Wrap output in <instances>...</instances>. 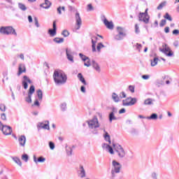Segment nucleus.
Instances as JSON below:
<instances>
[{
	"label": "nucleus",
	"instance_id": "1",
	"mask_svg": "<svg viewBox=\"0 0 179 179\" xmlns=\"http://www.w3.org/2000/svg\"><path fill=\"white\" fill-rule=\"evenodd\" d=\"M53 79L56 86H61L66 83L68 76L62 70L56 69L53 73Z\"/></svg>",
	"mask_w": 179,
	"mask_h": 179
},
{
	"label": "nucleus",
	"instance_id": "2",
	"mask_svg": "<svg viewBox=\"0 0 179 179\" xmlns=\"http://www.w3.org/2000/svg\"><path fill=\"white\" fill-rule=\"evenodd\" d=\"M112 166L113 168L110 171V179H115L116 177L115 174H118V173L121 171V167H122V166L121 165V164H120V162H117L116 160H113Z\"/></svg>",
	"mask_w": 179,
	"mask_h": 179
},
{
	"label": "nucleus",
	"instance_id": "3",
	"mask_svg": "<svg viewBox=\"0 0 179 179\" xmlns=\"http://www.w3.org/2000/svg\"><path fill=\"white\" fill-rule=\"evenodd\" d=\"M0 33L1 34H6V36H9L12 34L13 36H17V33H16V30L14 29L13 27H1L0 28Z\"/></svg>",
	"mask_w": 179,
	"mask_h": 179
},
{
	"label": "nucleus",
	"instance_id": "4",
	"mask_svg": "<svg viewBox=\"0 0 179 179\" xmlns=\"http://www.w3.org/2000/svg\"><path fill=\"white\" fill-rule=\"evenodd\" d=\"M112 145L113 149L117 153L120 159H123V157H125V150H124V148H122V146H121V145L115 144L114 142L112 143Z\"/></svg>",
	"mask_w": 179,
	"mask_h": 179
},
{
	"label": "nucleus",
	"instance_id": "5",
	"mask_svg": "<svg viewBox=\"0 0 179 179\" xmlns=\"http://www.w3.org/2000/svg\"><path fill=\"white\" fill-rule=\"evenodd\" d=\"M148 9L146 8L144 13H139L138 14V20L139 22H143L145 24L149 23V20H150V16L148 13Z\"/></svg>",
	"mask_w": 179,
	"mask_h": 179
},
{
	"label": "nucleus",
	"instance_id": "6",
	"mask_svg": "<svg viewBox=\"0 0 179 179\" xmlns=\"http://www.w3.org/2000/svg\"><path fill=\"white\" fill-rule=\"evenodd\" d=\"M136 103H138V99L129 96L122 101V106L124 107H129L131 106H135Z\"/></svg>",
	"mask_w": 179,
	"mask_h": 179
},
{
	"label": "nucleus",
	"instance_id": "7",
	"mask_svg": "<svg viewBox=\"0 0 179 179\" xmlns=\"http://www.w3.org/2000/svg\"><path fill=\"white\" fill-rule=\"evenodd\" d=\"M87 122L88 123L89 128L91 129H96V128L100 127V124L99 123V119H97V116H94L92 120H87Z\"/></svg>",
	"mask_w": 179,
	"mask_h": 179
},
{
	"label": "nucleus",
	"instance_id": "8",
	"mask_svg": "<svg viewBox=\"0 0 179 179\" xmlns=\"http://www.w3.org/2000/svg\"><path fill=\"white\" fill-rule=\"evenodd\" d=\"M163 47L164 48H159L161 52H163L166 57H174V52L171 50V48H170L167 44H164Z\"/></svg>",
	"mask_w": 179,
	"mask_h": 179
},
{
	"label": "nucleus",
	"instance_id": "9",
	"mask_svg": "<svg viewBox=\"0 0 179 179\" xmlns=\"http://www.w3.org/2000/svg\"><path fill=\"white\" fill-rule=\"evenodd\" d=\"M29 85H31L33 82L27 76H24L22 78V86L24 87V90H27L29 88Z\"/></svg>",
	"mask_w": 179,
	"mask_h": 179
},
{
	"label": "nucleus",
	"instance_id": "10",
	"mask_svg": "<svg viewBox=\"0 0 179 179\" xmlns=\"http://www.w3.org/2000/svg\"><path fill=\"white\" fill-rule=\"evenodd\" d=\"M101 19L107 29H109V30H113V29H114V23H113V21L109 22L105 15H101Z\"/></svg>",
	"mask_w": 179,
	"mask_h": 179
},
{
	"label": "nucleus",
	"instance_id": "11",
	"mask_svg": "<svg viewBox=\"0 0 179 179\" xmlns=\"http://www.w3.org/2000/svg\"><path fill=\"white\" fill-rule=\"evenodd\" d=\"M52 29L50 28L48 30V34L50 37H55L57 36V21H53Z\"/></svg>",
	"mask_w": 179,
	"mask_h": 179
},
{
	"label": "nucleus",
	"instance_id": "12",
	"mask_svg": "<svg viewBox=\"0 0 179 179\" xmlns=\"http://www.w3.org/2000/svg\"><path fill=\"white\" fill-rule=\"evenodd\" d=\"M37 128L38 129V131H40V129H48V131H50V121L46 120L45 121V124L43 122H39L37 124Z\"/></svg>",
	"mask_w": 179,
	"mask_h": 179
},
{
	"label": "nucleus",
	"instance_id": "13",
	"mask_svg": "<svg viewBox=\"0 0 179 179\" xmlns=\"http://www.w3.org/2000/svg\"><path fill=\"white\" fill-rule=\"evenodd\" d=\"M1 129L3 135H6V136L12 135V132H13L12 127L10 126H8V125H3Z\"/></svg>",
	"mask_w": 179,
	"mask_h": 179
},
{
	"label": "nucleus",
	"instance_id": "14",
	"mask_svg": "<svg viewBox=\"0 0 179 179\" xmlns=\"http://www.w3.org/2000/svg\"><path fill=\"white\" fill-rule=\"evenodd\" d=\"M75 17L77 25L76 30H79V29H80V26H82V18L80 17V14L78 12V10H76Z\"/></svg>",
	"mask_w": 179,
	"mask_h": 179
},
{
	"label": "nucleus",
	"instance_id": "15",
	"mask_svg": "<svg viewBox=\"0 0 179 179\" xmlns=\"http://www.w3.org/2000/svg\"><path fill=\"white\" fill-rule=\"evenodd\" d=\"M66 55L67 59L69 60L71 64H73V62H75V60H73V55H72V50H71V49H66Z\"/></svg>",
	"mask_w": 179,
	"mask_h": 179
},
{
	"label": "nucleus",
	"instance_id": "16",
	"mask_svg": "<svg viewBox=\"0 0 179 179\" xmlns=\"http://www.w3.org/2000/svg\"><path fill=\"white\" fill-rule=\"evenodd\" d=\"M18 142L20 143V146H22L23 148H24V146L26 145V136L21 135L18 138Z\"/></svg>",
	"mask_w": 179,
	"mask_h": 179
},
{
	"label": "nucleus",
	"instance_id": "17",
	"mask_svg": "<svg viewBox=\"0 0 179 179\" xmlns=\"http://www.w3.org/2000/svg\"><path fill=\"white\" fill-rule=\"evenodd\" d=\"M78 174L80 176L81 178H85L86 177V171L83 165H80V170L78 171Z\"/></svg>",
	"mask_w": 179,
	"mask_h": 179
},
{
	"label": "nucleus",
	"instance_id": "18",
	"mask_svg": "<svg viewBox=\"0 0 179 179\" xmlns=\"http://www.w3.org/2000/svg\"><path fill=\"white\" fill-rule=\"evenodd\" d=\"M94 38V39H93ZM99 38H97V36H92V52H96V44L97 43V41H94V40H98Z\"/></svg>",
	"mask_w": 179,
	"mask_h": 179
},
{
	"label": "nucleus",
	"instance_id": "19",
	"mask_svg": "<svg viewBox=\"0 0 179 179\" xmlns=\"http://www.w3.org/2000/svg\"><path fill=\"white\" fill-rule=\"evenodd\" d=\"M34 163H44V162H45V158L43 156H41L37 158V157H36V155H34Z\"/></svg>",
	"mask_w": 179,
	"mask_h": 179
},
{
	"label": "nucleus",
	"instance_id": "20",
	"mask_svg": "<svg viewBox=\"0 0 179 179\" xmlns=\"http://www.w3.org/2000/svg\"><path fill=\"white\" fill-rule=\"evenodd\" d=\"M40 6L41 8H43V9H49L51 7V3L48 0H45V3H41Z\"/></svg>",
	"mask_w": 179,
	"mask_h": 179
},
{
	"label": "nucleus",
	"instance_id": "21",
	"mask_svg": "<svg viewBox=\"0 0 179 179\" xmlns=\"http://www.w3.org/2000/svg\"><path fill=\"white\" fill-rule=\"evenodd\" d=\"M77 77L78 78L81 83H83L85 86L87 85V83L86 82V80L85 79V77H83V75L82 74V73H79Z\"/></svg>",
	"mask_w": 179,
	"mask_h": 179
},
{
	"label": "nucleus",
	"instance_id": "22",
	"mask_svg": "<svg viewBox=\"0 0 179 179\" xmlns=\"http://www.w3.org/2000/svg\"><path fill=\"white\" fill-rule=\"evenodd\" d=\"M92 66L96 72H101V69H100V66L99 65V63L96 62L95 60L92 61Z\"/></svg>",
	"mask_w": 179,
	"mask_h": 179
},
{
	"label": "nucleus",
	"instance_id": "23",
	"mask_svg": "<svg viewBox=\"0 0 179 179\" xmlns=\"http://www.w3.org/2000/svg\"><path fill=\"white\" fill-rule=\"evenodd\" d=\"M124 37H127V34H117L114 36V38L117 41H121V40H124Z\"/></svg>",
	"mask_w": 179,
	"mask_h": 179
},
{
	"label": "nucleus",
	"instance_id": "24",
	"mask_svg": "<svg viewBox=\"0 0 179 179\" xmlns=\"http://www.w3.org/2000/svg\"><path fill=\"white\" fill-rule=\"evenodd\" d=\"M105 132V135L103 136V138L106 142H108L109 145H111V138L110 136V134H108V132L106 131V130H103Z\"/></svg>",
	"mask_w": 179,
	"mask_h": 179
},
{
	"label": "nucleus",
	"instance_id": "25",
	"mask_svg": "<svg viewBox=\"0 0 179 179\" xmlns=\"http://www.w3.org/2000/svg\"><path fill=\"white\" fill-rule=\"evenodd\" d=\"M108 120H109V122H113V121H115L117 120H118V118H117V117H115V114H114L113 113H110L108 115Z\"/></svg>",
	"mask_w": 179,
	"mask_h": 179
},
{
	"label": "nucleus",
	"instance_id": "26",
	"mask_svg": "<svg viewBox=\"0 0 179 179\" xmlns=\"http://www.w3.org/2000/svg\"><path fill=\"white\" fill-rule=\"evenodd\" d=\"M22 66H23V65L22 64L19 65L17 76H20L23 73V72H26V67L24 66V69H23Z\"/></svg>",
	"mask_w": 179,
	"mask_h": 179
},
{
	"label": "nucleus",
	"instance_id": "27",
	"mask_svg": "<svg viewBox=\"0 0 179 179\" xmlns=\"http://www.w3.org/2000/svg\"><path fill=\"white\" fill-rule=\"evenodd\" d=\"M144 106H153V99L148 98L144 101Z\"/></svg>",
	"mask_w": 179,
	"mask_h": 179
},
{
	"label": "nucleus",
	"instance_id": "28",
	"mask_svg": "<svg viewBox=\"0 0 179 179\" xmlns=\"http://www.w3.org/2000/svg\"><path fill=\"white\" fill-rule=\"evenodd\" d=\"M112 99L113 101H115V103H118V101H120V96H118V95L115 92H113L112 94Z\"/></svg>",
	"mask_w": 179,
	"mask_h": 179
},
{
	"label": "nucleus",
	"instance_id": "29",
	"mask_svg": "<svg viewBox=\"0 0 179 179\" xmlns=\"http://www.w3.org/2000/svg\"><path fill=\"white\" fill-rule=\"evenodd\" d=\"M151 66H156L157 65V62L160 61V59L157 57H154L153 59H151Z\"/></svg>",
	"mask_w": 179,
	"mask_h": 179
},
{
	"label": "nucleus",
	"instance_id": "30",
	"mask_svg": "<svg viewBox=\"0 0 179 179\" xmlns=\"http://www.w3.org/2000/svg\"><path fill=\"white\" fill-rule=\"evenodd\" d=\"M34 92H36V87H34V85H31L28 91V94L33 96Z\"/></svg>",
	"mask_w": 179,
	"mask_h": 179
},
{
	"label": "nucleus",
	"instance_id": "31",
	"mask_svg": "<svg viewBox=\"0 0 179 179\" xmlns=\"http://www.w3.org/2000/svg\"><path fill=\"white\" fill-rule=\"evenodd\" d=\"M157 118H159V116L157 115V113H152L151 114L150 116H148L146 117L147 120H157Z\"/></svg>",
	"mask_w": 179,
	"mask_h": 179
},
{
	"label": "nucleus",
	"instance_id": "32",
	"mask_svg": "<svg viewBox=\"0 0 179 179\" xmlns=\"http://www.w3.org/2000/svg\"><path fill=\"white\" fill-rule=\"evenodd\" d=\"M36 93L39 101H41L43 100V91L41 90H38Z\"/></svg>",
	"mask_w": 179,
	"mask_h": 179
},
{
	"label": "nucleus",
	"instance_id": "33",
	"mask_svg": "<svg viewBox=\"0 0 179 179\" xmlns=\"http://www.w3.org/2000/svg\"><path fill=\"white\" fill-rule=\"evenodd\" d=\"M66 152L68 156H72V152H73V150L71 147H68V145H66Z\"/></svg>",
	"mask_w": 179,
	"mask_h": 179
},
{
	"label": "nucleus",
	"instance_id": "34",
	"mask_svg": "<svg viewBox=\"0 0 179 179\" xmlns=\"http://www.w3.org/2000/svg\"><path fill=\"white\" fill-rule=\"evenodd\" d=\"M13 162H15V163L18 164V166L22 167V161H20V159L19 157H13Z\"/></svg>",
	"mask_w": 179,
	"mask_h": 179
},
{
	"label": "nucleus",
	"instance_id": "35",
	"mask_svg": "<svg viewBox=\"0 0 179 179\" xmlns=\"http://www.w3.org/2000/svg\"><path fill=\"white\" fill-rule=\"evenodd\" d=\"M79 57L82 59V61H83V62H86V61L89 59V57L83 55V53H79Z\"/></svg>",
	"mask_w": 179,
	"mask_h": 179
},
{
	"label": "nucleus",
	"instance_id": "36",
	"mask_svg": "<svg viewBox=\"0 0 179 179\" xmlns=\"http://www.w3.org/2000/svg\"><path fill=\"white\" fill-rule=\"evenodd\" d=\"M53 41L57 44H61L64 41V38L56 37L53 39Z\"/></svg>",
	"mask_w": 179,
	"mask_h": 179
},
{
	"label": "nucleus",
	"instance_id": "37",
	"mask_svg": "<svg viewBox=\"0 0 179 179\" xmlns=\"http://www.w3.org/2000/svg\"><path fill=\"white\" fill-rule=\"evenodd\" d=\"M164 19L166 20H169V22H173V17H171V15L169 14V13H166L165 15H164Z\"/></svg>",
	"mask_w": 179,
	"mask_h": 179
},
{
	"label": "nucleus",
	"instance_id": "38",
	"mask_svg": "<svg viewBox=\"0 0 179 179\" xmlns=\"http://www.w3.org/2000/svg\"><path fill=\"white\" fill-rule=\"evenodd\" d=\"M166 1H162V3H159V5L157 7V9L158 10H162V9H163V8H164V6H166Z\"/></svg>",
	"mask_w": 179,
	"mask_h": 179
},
{
	"label": "nucleus",
	"instance_id": "39",
	"mask_svg": "<svg viewBox=\"0 0 179 179\" xmlns=\"http://www.w3.org/2000/svg\"><path fill=\"white\" fill-rule=\"evenodd\" d=\"M163 85H164V81L163 80H158L155 82V86H157V87H160V86H163Z\"/></svg>",
	"mask_w": 179,
	"mask_h": 179
},
{
	"label": "nucleus",
	"instance_id": "40",
	"mask_svg": "<svg viewBox=\"0 0 179 179\" xmlns=\"http://www.w3.org/2000/svg\"><path fill=\"white\" fill-rule=\"evenodd\" d=\"M21 159L25 162V163H27V162H29V155L27 154H24L22 155Z\"/></svg>",
	"mask_w": 179,
	"mask_h": 179
},
{
	"label": "nucleus",
	"instance_id": "41",
	"mask_svg": "<svg viewBox=\"0 0 179 179\" xmlns=\"http://www.w3.org/2000/svg\"><path fill=\"white\" fill-rule=\"evenodd\" d=\"M104 45L103 44V43L100 42L98 43L97 46H96V50L98 51V52H100L101 48H104Z\"/></svg>",
	"mask_w": 179,
	"mask_h": 179
},
{
	"label": "nucleus",
	"instance_id": "42",
	"mask_svg": "<svg viewBox=\"0 0 179 179\" xmlns=\"http://www.w3.org/2000/svg\"><path fill=\"white\" fill-rule=\"evenodd\" d=\"M18 6H19L20 9H21V10L24 11V10H27V8L26 7V6L22 3H19Z\"/></svg>",
	"mask_w": 179,
	"mask_h": 179
},
{
	"label": "nucleus",
	"instance_id": "43",
	"mask_svg": "<svg viewBox=\"0 0 179 179\" xmlns=\"http://www.w3.org/2000/svg\"><path fill=\"white\" fill-rule=\"evenodd\" d=\"M117 30L118 34H126L125 33H124V28L121 27H117Z\"/></svg>",
	"mask_w": 179,
	"mask_h": 179
},
{
	"label": "nucleus",
	"instance_id": "44",
	"mask_svg": "<svg viewBox=\"0 0 179 179\" xmlns=\"http://www.w3.org/2000/svg\"><path fill=\"white\" fill-rule=\"evenodd\" d=\"M107 150L110 153V155H114V149H113V147L111 145H107Z\"/></svg>",
	"mask_w": 179,
	"mask_h": 179
},
{
	"label": "nucleus",
	"instance_id": "45",
	"mask_svg": "<svg viewBox=\"0 0 179 179\" xmlns=\"http://www.w3.org/2000/svg\"><path fill=\"white\" fill-rule=\"evenodd\" d=\"M70 33L68 30L64 29L62 32V36H64V37H68L69 36Z\"/></svg>",
	"mask_w": 179,
	"mask_h": 179
},
{
	"label": "nucleus",
	"instance_id": "46",
	"mask_svg": "<svg viewBox=\"0 0 179 179\" xmlns=\"http://www.w3.org/2000/svg\"><path fill=\"white\" fill-rule=\"evenodd\" d=\"M49 148L51 150H54L55 149V144L52 141L49 142Z\"/></svg>",
	"mask_w": 179,
	"mask_h": 179
},
{
	"label": "nucleus",
	"instance_id": "47",
	"mask_svg": "<svg viewBox=\"0 0 179 179\" xmlns=\"http://www.w3.org/2000/svg\"><path fill=\"white\" fill-rule=\"evenodd\" d=\"M125 97H127V94L125 93V92L122 91L120 93L119 99H125Z\"/></svg>",
	"mask_w": 179,
	"mask_h": 179
},
{
	"label": "nucleus",
	"instance_id": "48",
	"mask_svg": "<svg viewBox=\"0 0 179 179\" xmlns=\"http://www.w3.org/2000/svg\"><path fill=\"white\" fill-rule=\"evenodd\" d=\"M62 111H66V103H63L60 106Z\"/></svg>",
	"mask_w": 179,
	"mask_h": 179
},
{
	"label": "nucleus",
	"instance_id": "49",
	"mask_svg": "<svg viewBox=\"0 0 179 179\" xmlns=\"http://www.w3.org/2000/svg\"><path fill=\"white\" fill-rule=\"evenodd\" d=\"M130 134L131 135H138V131L135 128H131V129L130 131Z\"/></svg>",
	"mask_w": 179,
	"mask_h": 179
},
{
	"label": "nucleus",
	"instance_id": "50",
	"mask_svg": "<svg viewBox=\"0 0 179 179\" xmlns=\"http://www.w3.org/2000/svg\"><path fill=\"white\" fill-rule=\"evenodd\" d=\"M84 66L89 68V66H92V63L90 62V58L89 59H87V62H84Z\"/></svg>",
	"mask_w": 179,
	"mask_h": 179
},
{
	"label": "nucleus",
	"instance_id": "51",
	"mask_svg": "<svg viewBox=\"0 0 179 179\" xmlns=\"http://www.w3.org/2000/svg\"><path fill=\"white\" fill-rule=\"evenodd\" d=\"M0 110L1 111H3V112L6 111V106H5V104L0 103Z\"/></svg>",
	"mask_w": 179,
	"mask_h": 179
},
{
	"label": "nucleus",
	"instance_id": "52",
	"mask_svg": "<svg viewBox=\"0 0 179 179\" xmlns=\"http://www.w3.org/2000/svg\"><path fill=\"white\" fill-rule=\"evenodd\" d=\"M25 101L27 103H31V95L28 94L27 97L25 98Z\"/></svg>",
	"mask_w": 179,
	"mask_h": 179
},
{
	"label": "nucleus",
	"instance_id": "53",
	"mask_svg": "<svg viewBox=\"0 0 179 179\" xmlns=\"http://www.w3.org/2000/svg\"><path fill=\"white\" fill-rule=\"evenodd\" d=\"M135 33L136 34H139V33H141V30H139V26H138V24H135Z\"/></svg>",
	"mask_w": 179,
	"mask_h": 179
},
{
	"label": "nucleus",
	"instance_id": "54",
	"mask_svg": "<svg viewBox=\"0 0 179 179\" xmlns=\"http://www.w3.org/2000/svg\"><path fill=\"white\" fill-rule=\"evenodd\" d=\"M129 90L131 93H135V87L134 85H129Z\"/></svg>",
	"mask_w": 179,
	"mask_h": 179
},
{
	"label": "nucleus",
	"instance_id": "55",
	"mask_svg": "<svg viewBox=\"0 0 179 179\" xmlns=\"http://www.w3.org/2000/svg\"><path fill=\"white\" fill-rule=\"evenodd\" d=\"M136 50H138V52H141V49L142 48V44L137 43L136 44Z\"/></svg>",
	"mask_w": 179,
	"mask_h": 179
},
{
	"label": "nucleus",
	"instance_id": "56",
	"mask_svg": "<svg viewBox=\"0 0 179 179\" xmlns=\"http://www.w3.org/2000/svg\"><path fill=\"white\" fill-rule=\"evenodd\" d=\"M166 20H162L161 22H159V27H164V26H166Z\"/></svg>",
	"mask_w": 179,
	"mask_h": 179
},
{
	"label": "nucleus",
	"instance_id": "57",
	"mask_svg": "<svg viewBox=\"0 0 179 179\" xmlns=\"http://www.w3.org/2000/svg\"><path fill=\"white\" fill-rule=\"evenodd\" d=\"M34 22L36 27H40V24H38V19H37V17H34Z\"/></svg>",
	"mask_w": 179,
	"mask_h": 179
},
{
	"label": "nucleus",
	"instance_id": "58",
	"mask_svg": "<svg viewBox=\"0 0 179 179\" xmlns=\"http://www.w3.org/2000/svg\"><path fill=\"white\" fill-rule=\"evenodd\" d=\"M110 113H113V114H117V113H118V109L115 107H113L112 111Z\"/></svg>",
	"mask_w": 179,
	"mask_h": 179
},
{
	"label": "nucleus",
	"instance_id": "59",
	"mask_svg": "<svg viewBox=\"0 0 179 179\" xmlns=\"http://www.w3.org/2000/svg\"><path fill=\"white\" fill-rule=\"evenodd\" d=\"M80 92H82V93H86V87H85V85L80 87Z\"/></svg>",
	"mask_w": 179,
	"mask_h": 179
},
{
	"label": "nucleus",
	"instance_id": "60",
	"mask_svg": "<svg viewBox=\"0 0 179 179\" xmlns=\"http://www.w3.org/2000/svg\"><path fill=\"white\" fill-rule=\"evenodd\" d=\"M87 10H89L90 12H91V10H93V6L92 5V3L87 5Z\"/></svg>",
	"mask_w": 179,
	"mask_h": 179
},
{
	"label": "nucleus",
	"instance_id": "61",
	"mask_svg": "<svg viewBox=\"0 0 179 179\" xmlns=\"http://www.w3.org/2000/svg\"><path fill=\"white\" fill-rule=\"evenodd\" d=\"M150 78V76L149 75H143L142 76V79H144V80H148Z\"/></svg>",
	"mask_w": 179,
	"mask_h": 179
},
{
	"label": "nucleus",
	"instance_id": "62",
	"mask_svg": "<svg viewBox=\"0 0 179 179\" xmlns=\"http://www.w3.org/2000/svg\"><path fill=\"white\" fill-rule=\"evenodd\" d=\"M1 118L3 120V121H6V115L5 113H2L1 115Z\"/></svg>",
	"mask_w": 179,
	"mask_h": 179
},
{
	"label": "nucleus",
	"instance_id": "63",
	"mask_svg": "<svg viewBox=\"0 0 179 179\" xmlns=\"http://www.w3.org/2000/svg\"><path fill=\"white\" fill-rule=\"evenodd\" d=\"M151 177L152 179H157V174H156L155 172H153L152 174H151Z\"/></svg>",
	"mask_w": 179,
	"mask_h": 179
},
{
	"label": "nucleus",
	"instance_id": "64",
	"mask_svg": "<svg viewBox=\"0 0 179 179\" xmlns=\"http://www.w3.org/2000/svg\"><path fill=\"white\" fill-rule=\"evenodd\" d=\"M172 34L175 35V36H177L179 34V30L178 29H174L173 31H172Z\"/></svg>",
	"mask_w": 179,
	"mask_h": 179
}]
</instances>
